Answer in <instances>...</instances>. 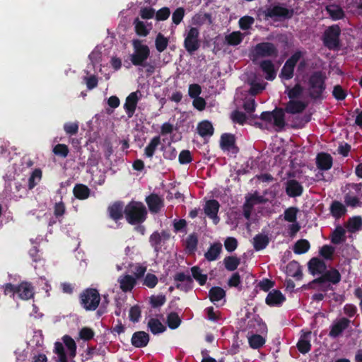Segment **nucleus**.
I'll list each match as a JSON object with an SVG mask.
<instances>
[{
  "label": "nucleus",
  "instance_id": "nucleus-1",
  "mask_svg": "<svg viewBox=\"0 0 362 362\" xmlns=\"http://www.w3.org/2000/svg\"><path fill=\"white\" fill-rule=\"evenodd\" d=\"M148 211L141 202L131 201L124 207V216L130 225L141 224L147 218Z\"/></svg>",
  "mask_w": 362,
  "mask_h": 362
},
{
  "label": "nucleus",
  "instance_id": "nucleus-2",
  "mask_svg": "<svg viewBox=\"0 0 362 362\" xmlns=\"http://www.w3.org/2000/svg\"><path fill=\"white\" fill-rule=\"evenodd\" d=\"M81 306L86 311H95L99 306L100 295L96 288H87L78 296Z\"/></svg>",
  "mask_w": 362,
  "mask_h": 362
},
{
  "label": "nucleus",
  "instance_id": "nucleus-3",
  "mask_svg": "<svg viewBox=\"0 0 362 362\" xmlns=\"http://www.w3.org/2000/svg\"><path fill=\"white\" fill-rule=\"evenodd\" d=\"M341 28L337 24L327 27L322 35V42L325 47L329 50H339L341 46Z\"/></svg>",
  "mask_w": 362,
  "mask_h": 362
},
{
  "label": "nucleus",
  "instance_id": "nucleus-4",
  "mask_svg": "<svg viewBox=\"0 0 362 362\" xmlns=\"http://www.w3.org/2000/svg\"><path fill=\"white\" fill-rule=\"evenodd\" d=\"M134 53L131 55L130 60L134 66H141L149 57L150 49L146 45H143L140 40H134L132 42Z\"/></svg>",
  "mask_w": 362,
  "mask_h": 362
},
{
  "label": "nucleus",
  "instance_id": "nucleus-5",
  "mask_svg": "<svg viewBox=\"0 0 362 362\" xmlns=\"http://www.w3.org/2000/svg\"><path fill=\"white\" fill-rule=\"evenodd\" d=\"M184 47L186 51L192 54L198 50L201 46L199 40V30L197 28L190 27L184 35Z\"/></svg>",
  "mask_w": 362,
  "mask_h": 362
},
{
  "label": "nucleus",
  "instance_id": "nucleus-6",
  "mask_svg": "<svg viewBox=\"0 0 362 362\" xmlns=\"http://www.w3.org/2000/svg\"><path fill=\"white\" fill-rule=\"evenodd\" d=\"M301 92H288L289 102L286 105V111L288 113L296 114L303 112L308 105L300 94Z\"/></svg>",
  "mask_w": 362,
  "mask_h": 362
},
{
  "label": "nucleus",
  "instance_id": "nucleus-7",
  "mask_svg": "<svg viewBox=\"0 0 362 362\" xmlns=\"http://www.w3.org/2000/svg\"><path fill=\"white\" fill-rule=\"evenodd\" d=\"M272 56V43L260 42L256 45L249 53V57L254 64H257L258 61L264 57Z\"/></svg>",
  "mask_w": 362,
  "mask_h": 362
},
{
  "label": "nucleus",
  "instance_id": "nucleus-8",
  "mask_svg": "<svg viewBox=\"0 0 362 362\" xmlns=\"http://www.w3.org/2000/svg\"><path fill=\"white\" fill-rule=\"evenodd\" d=\"M259 93V92H248L249 95H245L243 94V92H240V95L237 94L235 99L237 104L242 105L247 113H252L255 110V97Z\"/></svg>",
  "mask_w": 362,
  "mask_h": 362
},
{
  "label": "nucleus",
  "instance_id": "nucleus-9",
  "mask_svg": "<svg viewBox=\"0 0 362 362\" xmlns=\"http://www.w3.org/2000/svg\"><path fill=\"white\" fill-rule=\"evenodd\" d=\"M326 74L322 71H315L313 72L308 79V84L313 89L318 90H325Z\"/></svg>",
  "mask_w": 362,
  "mask_h": 362
},
{
  "label": "nucleus",
  "instance_id": "nucleus-10",
  "mask_svg": "<svg viewBox=\"0 0 362 362\" xmlns=\"http://www.w3.org/2000/svg\"><path fill=\"white\" fill-rule=\"evenodd\" d=\"M220 208L219 202L216 199H209L206 202L204 210L205 214L213 220L214 224H217L220 218L218 212Z\"/></svg>",
  "mask_w": 362,
  "mask_h": 362
},
{
  "label": "nucleus",
  "instance_id": "nucleus-11",
  "mask_svg": "<svg viewBox=\"0 0 362 362\" xmlns=\"http://www.w3.org/2000/svg\"><path fill=\"white\" fill-rule=\"evenodd\" d=\"M137 93L138 92H131V93L126 98L125 103L123 105L124 110L129 119L134 116L140 99Z\"/></svg>",
  "mask_w": 362,
  "mask_h": 362
},
{
  "label": "nucleus",
  "instance_id": "nucleus-12",
  "mask_svg": "<svg viewBox=\"0 0 362 362\" xmlns=\"http://www.w3.org/2000/svg\"><path fill=\"white\" fill-rule=\"evenodd\" d=\"M16 288V294L20 299L28 300L33 298L35 292L34 287L31 283L23 281L17 285Z\"/></svg>",
  "mask_w": 362,
  "mask_h": 362
},
{
  "label": "nucleus",
  "instance_id": "nucleus-13",
  "mask_svg": "<svg viewBox=\"0 0 362 362\" xmlns=\"http://www.w3.org/2000/svg\"><path fill=\"white\" fill-rule=\"evenodd\" d=\"M294 14L293 8H287L281 6H273V23L278 21L291 19Z\"/></svg>",
  "mask_w": 362,
  "mask_h": 362
},
{
  "label": "nucleus",
  "instance_id": "nucleus-14",
  "mask_svg": "<svg viewBox=\"0 0 362 362\" xmlns=\"http://www.w3.org/2000/svg\"><path fill=\"white\" fill-rule=\"evenodd\" d=\"M145 201L151 213L157 214L163 207V199L157 194L151 193L147 196Z\"/></svg>",
  "mask_w": 362,
  "mask_h": 362
},
{
  "label": "nucleus",
  "instance_id": "nucleus-15",
  "mask_svg": "<svg viewBox=\"0 0 362 362\" xmlns=\"http://www.w3.org/2000/svg\"><path fill=\"white\" fill-rule=\"evenodd\" d=\"M107 212L112 220L116 222L121 220L124 215L123 202L121 201L115 202L107 207Z\"/></svg>",
  "mask_w": 362,
  "mask_h": 362
},
{
  "label": "nucleus",
  "instance_id": "nucleus-16",
  "mask_svg": "<svg viewBox=\"0 0 362 362\" xmlns=\"http://www.w3.org/2000/svg\"><path fill=\"white\" fill-rule=\"evenodd\" d=\"M149 334L144 331H138L133 334L131 339L132 344L136 348H143L149 341Z\"/></svg>",
  "mask_w": 362,
  "mask_h": 362
},
{
  "label": "nucleus",
  "instance_id": "nucleus-17",
  "mask_svg": "<svg viewBox=\"0 0 362 362\" xmlns=\"http://www.w3.org/2000/svg\"><path fill=\"white\" fill-rule=\"evenodd\" d=\"M326 268L325 262L318 258H313L308 262V269L313 275L324 273Z\"/></svg>",
  "mask_w": 362,
  "mask_h": 362
},
{
  "label": "nucleus",
  "instance_id": "nucleus-18",
  "mask_svg": "<svg viewBox=\"0 0 362 362\" xmlns=\"http://www.w3.org/2000/svg\"><path fill=\"white\" fill-rule=\"evenodd\" d=\"M325 11L333 21L343 19L345 16V13L342 8L335 4L327 5L325 7Z\"/></svg>",
  "mask_w": 362,
  "mask_h": 362
},
{
  "label": "nucleus",
  "instance_id": "nucleus-19",
  "mask_svg": "<svg viewBox=\"0 0 362 362\" xmlns=\"http://www.w3.org/2000/svg\"><path fill=\"white\" fill-rule=\"evenodd\" d=\"M287 275L299 280L303 276L302 268L296 261H292L288 264L286 268Z\"/></svg>",
  "mask_w": 362,
  "mask_h": 362
},
{
  "label": "nucleus",
  "instance_id": "nucleus-20",
  "mask_svg": "<svg viewBox=\"0 0 362 362\" xmlns=\"http://www.w3.org/2000/svg\"><path fill=\"white\" fill-rule=\"evenodd\" d=\"M118 281L120 288L124 292L131 291L136 284V279L129 274L121 276Z\"/></svg>",
  "mask_w": 362,
  "mask_h": 362
},
{
  "label": "nucleus",
  "instance_id": "nucleus-21",
  "mask_svg": "<svg viewBox=\"0 0 362 362\" xmlns=\"http://www.w3.org/2000/svg\"><path fill=\"white\" fill-rule=\"evenodd\" d=\"M222 251V245L220 243H215L211 245L208 251L204 254V257L209 262L215 261L219 257Z\"/></svg>",
  "mask_w": 362,
  "mask_h": 362
},
{
  "label": "nucleus",
  "instance_id": "nucleus-22",
  "mask_svg": "<svg viewBox=\"0 0 362 362\" xmlns=\"http://www.w3.org/2000/svg\"><path fill=\"white\" fill-rule=\"evenodd\" d=\"M286 190L288 196L297 197L301 195L303 187L296 180H291L287 182Z\"/></svg>",
  "mask_w": 362,
  "mask_h": 362
},
{
  "label": "nucleus",
  "instance_id": "nucleus-23",
  "mask_svg": "<svg viewBox=\"0 0 362 362\" xmlns=\"http://www.w3.org/2000/svg\"><path fill=\"white\" fill-rule=\"evenodd\" d=\"M221 146L224 151H230L233 148L237 149L235 136L227 133L222 134L221 137Z\"/></svg>",
  "mask_w": 362,
  "mask_h": 362
},
{
  "label": "nucleus",
  "instance_id": "nucleus-24",
  "mask_svg": "<svg viewBox=\"0 0 362 362\" xmlns=\"http://www.w3.org/2000/svg\"><path fill=\"white\" fill-rule=\"evenodd\" d=\"M197 132L202 137L211 136L214 134V129L211 122L204 120L198 124Z\"/></svg>",
  "mask_w": 362,
  "mask_h": 362
},
{
  "label": "nucleus",
  "instance_id": "nucleus-25",
  "mask_svg": "<svg viewBox=\"0 0 362 362\" xmlns=\"http://www.w3.org/2000/svg\"><path fill=\"white\" fill-rule=\"evenodd\" d=\"M73 193L76 199L83 200L89 197L90 189L83 184H76L73 189Z\"/></svg>",
  "mask_w": 362,
  "mask_h": 362
},
{
  "label": "nucleus",
  "instance_id": "nucleus-26",
  "mask_svg": "<svg viewBox=\"0 0 362 362\" xmlns=\"http://www.w3.org/2000/svg\"><path fill=\"white\" fill-rule=\"evenodd\" d=\"M349 321L347 319L342 318L336 322L332 327L329 332L330 336L336 337L339 336L346 328H347Z\"/></svg>",
  "mask_w": 362,
  "mask_h": 362
},
{
  "label": "nucleus",
  "instance_id": "nucleus-27",
  "mask_svg": "<svg viewBox=\"0 0 362 362\" xmlns=\"http://www.w3.org/2000/svg\"><path fill=\"white\" fill-rule=\"evenodd\" d=\"M285 113L282 108H276L273 110V124H274L279 130L284 128L285 125Z\"/></svg>",
  "mask_w": 362,
  "mask_h": 362
},
{
  "label": "nucleus",
  "instance_id": "nucleus-28",
  "mask_svg": "<svg viewBox=\"0 0 362 362\" xmlns=\"http://www.w3.org/2000/svg\"><path fill=\"white\" fill-rule=\"evenodd\" d=\"M148 327L153 334L163 333L166 330V327L156 318H151L148 322Z\"/></svg>",
  "mask_w": 362,
  "mask_h": 362
},
{
  "label": "nucleus",
  "instance_id": "nucleus-29",
  "mask_svg": "<svg viewBox=\"0 0 362 362\" xmlns=\"http://www.w3.org/2000/svg\"><path fill=\"white\" fill-rule=\"evenodd\" d=\"M243 40V35L240 31H233L225 36V42L230 46H237L242 42Z\"/></svg>",
  "mask_w": 362,
  "mask_h": 362
},
{
  "label": "nucleus",
  "instance_id": "nucleus-30",
  "mask_svg": "<svg viewBox=\"0 0 362 362\" xmlns=\"http://www.w3.org/2000/svg\"><path fill=\"white\" fill-rule=\"evenodd\" d=\"M226 296V291L219 286H214L209 291V298L212 303L221 300Z\"/></svg>",
  "mask_w": 362,
  "mask_h": 362
},
{
  "label": "nucleus",
  "instance_id": "nucleus-31",
  "mask_svg": "<svg viewBox=\"0 0 362 362\" xmlns=\"http://www.w3.org/2000/svg\"><path fill=\"white\" fill-rule=\"evenodd\" d=\"M160 144V136H156L151 139L149 144L144 149V154L148 158H152L159 144Z\"/></svg>",
  "mask_w": 362,
  "mask_h": 362
},
{
  "label": "nucleus",
  "instance_id": "nucleus-32",
  "mask_svg": "<svg viewBox=\"0 0 362 362\" xmlns=\"http://www.w3.org/2000/svg\"><path fill=\"white\" fill-rule=\"evenodd\" d=\"M253 240V246L256 251L264 249L269 244V238L262 233L256 235Z\"/></svg>",
  "mask_w": 362,
  "mask_h": 362
},
{
  "label": "nucleus",
  "instance_id": "nucleus-33",
  "mask_svg": "<svg viewBox=\"0 0 362 362\" xmlns=\"http://www.w3.org/2000/svg\"><path fill=\"white\" fill-rule=\"evenodd\" d=\"M198 244V238L196 233H192L188 235L185 240V249L188 254H194L197 250Z\"/></svg>",
  "mask_w": 362,
  "mask_h": 362
},
{
  "label": "nucleus",
  "instance_id": "nucleus-34",
  "mask_svg": "<svg viewBox=\"0 0 362 362\" xmlns=\"http://www.w3.org/2000/svg\"><path fill=\"white\" fill-rule=\"evenodd\" d=\"M201 93L202 92H188L190 98L194 99L192 103L194 107L199 111L204 110L206 107L205 100L199 96Z\"/></svg>",
  "mask_w": 362,
  "mask_h": 362
},
{
  "label": "nucleus",
  "instance_id": "nucleus-35",
  "mask_svg": "<svg viewBox=\"0 0 362 362\" xmlns=\"http://www.w3.org/2000/svg\"><path fill=\"white\" fill-rule=\"evenodd\" d=\"M317 166L322 170H328L331 168L332 160L329 155L326 153L319 154L317 158Z\"/></svg>",
  "mask_w": 362,
  "mask_h": 362
},
{
  "label": "nucleus",
  "instance_id": "nucleus-36",
  "mask_svg": "<svg viewBox=\"0 0 362 362\" xmlns=\"http://www.w3.org/2000/svg\"><path fill=\"white\" fill-rule=\"evenodd\" d=\"M346 228L351 233H355L362 229V218L360 216L350 218L346 223Z\"/></svg>",
  "mask_w": 362,
  "mask_h": 362
},
{
  "label": "nucleus",
  "instance_id": "nucleus-37",
  "mask_svg": "<svg viewBox=\"0 0 362 362\" xmlns=\"http://www.w3.org/2000/svg\"><path fill=\"white\" fill-rule=\"evenodd\" d=\"M181 318L175 312H171L167 316L166 323L171 329H177L181 324Z\"/></svg>",
  "mask_w": 362,
  "mask_h": 362
},
{
  "label": "nucleus",
  "instance_id": "nucleus-38",
  "mask_svg": "<svg viewBox=\"0 0 362 362\" xmlns=\"http://www.w3.org/2000/svg\"><path fill=\"white\" fill-rule=\"evenodd\" d=\"M223 263L228 271L233 272L238 268L240 263V260L237 257L228 256L224 258Z\"/></svg>",
  "mask_w": 362,
  "mask_h": 362
},
{
  "label": "nucleus",
  "instance_id": "nucleus-39",
  "mask_svg": "<svg viewBox=\"0 0 362 362\" xmlns=\"http://www.w3.org/2000/svg\"><path fill=\"white\" fill-rule=\"evenodd\" d=\"M194 24L202 25L207 23L209 25L212 24L213 20L211 14L204 13V14H197L193 17Z\"/></svg>",
  "mask_w": 362,
  "mask_h": 362
},
{
  "label": "nucleus",
  "instance_id": "nucleus-40",
  "mask_svg": "<svg viewBox=\"0 0 362 362\" xmlns=\"http://www.w3.org/2000/svg\"><path fill=\"white\" fill-rule=\"evenodd\" d=\"M310 334V332L304 334L303 336L301 337L300 339L299 340L297 344L298 349L301 353H307L310 349V344L309 340L308 339Z\"/></svg>",
  "mask_w": 362,
  "mask_h": 362
},
{
  "label": "nucleus",
  "instance_id": "nucleus-41",
  "mask_svg": "<svg viewBox=\"0 0 362 362\" xmlns=\"http://www.w3.org/2000/svg\"><path fill=\"white\" fill-rule=\"evenodd\" d=\"M267 83L261 78L255 76L250 80V89L249 90H264L266 88Z\"/></svg>",
  "mask_w": 362,
  "mask_h": 362
},
{
  "label": "nucleus",
  "instance_id": "nucleus-42",
  "mask_svg": "<svg viewBox=\"0 0 362 362\" xmlns=\"http://www.w3.org/2000/svg\"><path fill=\"white\" fill-rule=\"evenodd\" d=\"M161 235L158 231L153 232L149 237V243L156 252L161 249Z\"/></svg>",
  "mask_w": 362,
  "mask_h": 362
},
{
  "label": "nucleus",
  "instance_id": "nucleus-43",
  "mask_svg": "<svg viewBox=\"0 0 362 362\" xmlns=\"http://www.w3.org/2000/svg\"><path fill=\"white\" fill-rule=\"evenodd\" d=\"M329 286V284L327 282L326 279L323 276L313 280L308 285V288H317L322 291H327Z\"/></svg>",
  "mask_w": 362,
  "mask_h": 362
},
{
  "label": "nucleus",
  "instance_id": "nucleus-44",
  "mask_svg": "<svg viewBox=\"0 0 362 362\" xmlns=\"http://www.w3.org/2000/svg\"><path fill=\"white\" fill-rule=\"evenodd\" d=\"M168 39L165 37L163 34L159 33L155 40L156 48L158 52H163L168 45Z\"/></svg>",
  "mask_w": 362,
  "mask_h": 362
},
{
  "label": "nucleus",
  "instance_id": "nucleus-45",
  "mask_svg": "<svg viewBox=\"0 0 362 362\" xmlns=\"http://www.w3.org/2000/svg\"><path fill=\"white\" fill-rule=\"evenodd\" d=\"M331 239L332 242L334 244L344 242L346 240L345 230L340 226L337 227L332 233Z\"/></svg>",
  "mask_w": 362,
  "mask_h": 362
},
{
  "label": "nucleus",
  "instance_id": "nucleus-46",
  "mask_svg": "<svg viewBox=\"0 0 362 362\" xmlns=\"http://www.w3.org/2000/svg\"><path fill=\"white\" fill-rule=\"evenodd\" d=\"M191 272L192 277L199 282V285L203 286L206 284L207 276L202 273V270L199 267H192Z\"/></svg>",
  "mask_w": 362,
  "mask_h": 362
},
{
  "label": "nucleus",
  "instance_id": "nucleus-47",
  "mask_svg": "<svg viewBox=\"0 0 362 362\" xmlns=\"http://www.w3.org/2000/svg\"><path fill=\"white\" fill-rule=\"evenodd\" d=\"M42 170L39 168L35 169L28 179V189H33L42 178Z\"/></svg>",
  "mask_w": 362,
  "mask_h": 362
},
{
  "label": "nucleus",
  "instance_id": "nucleus-48",
  "mask_svg": "<svg viewBox=\"0 0 362 362\" xmlns=\"http://www.w3.org/2000/svg\"><path fill=\"white\" fill-rule=\"evenodd\" d=\"M310 248V243L305 239L298 240L293 246V252L296 254H303Z\"/></svg>",
  "mask_w": 362,
  "mask_h": 362
},
{
  "label": "nucleus",
  "instance_id": "nucleus-49",
  "mask_svg": "<svg viewBox=\"0 0 362 362\" xmlns=\"http://www.w3.org/2000/svg\"><path fill=\"white\" fill-rule=\"evenodd\" d=\"M135 26V32L139 36L146 37L148 35L149 30L147 29L145 23L143 21L136 18L134 21Z\"/></svg>",
  "mask_w": 362,
  "mask_h": 362
},
{
  "label": "nucleus",
  "instance_id": "nucleus-50",
  "mask_svg": "<svg viewBox=\"0 0 362 362\" xmlns=\"http://www.w3.org/2000/svg\"><path fill=\"white\" fill-rule=\"evenodd\" d=\"M161 150L163 151V158L167 160H173L177 157V151L175 147L169 144L167 146H162Z\"/></svg>",
  "mask_w": 362,
  "mask_h": 362
},
{
  "label": "nucleus",
  "instance_id": "nucleus-51",
  "mask_svg": "<svg viewBox=\"0 0 362 362\" xmlns=\"http://www.w3.org/2000/svg\"><path fill=\"white\" fill-rule=\"evenodd\" d=\"M230 119L233 123L243 125L247 120V116L241 111L234 110L230 114Z\"/></svg>",
  "mask_w": 362,
  "mask_h": 362
},
{
  "label": "nucleus",
  "instance_id": "nucleus-52",
  "mask_svg": "<svg viewBox=\"0 0 362 362\" xmlns=\"http://www.w3.org/2000/svg\"><path fill=\"white\" fill-rule=\"evenodd\" d=\"M294 68L295 66L285 62L280 73L281 78L285 80L291 79L293 76Z\"/></svg>",
  "mask_w": 362,
  "mask_h": 362
},
{
  "label": "nucleus",
  "instance_id": "nucleus-53",
  "mask_svg": "<svg viewBox=\"0 0 362 362\" xmlns=\"http://www.w3.org/2000/svg\"><path fill=\"white\" fill-rule=\"evenodd\" d=\"M158 282V277L151 273H147L144 278L143 285L146 286L149 288H153L156 287Z\"/></svg>",
  "mask_w": 362,
  "mask_h": 362
},
{
  "label": "nucleus",
  "instance_id": "nucleus-54",
  "mask_svg": "<svg viewBox=\"0 0 362 362\" xmlns=\"http://www.w3.org/2000/svg\"><path fill=\"white\" fill-rule=\"evenodd\" d=\"M272 18V5L260 8L257 11V19L260 21H268Z\"/></svg>",
  "mask_w": 362,
  "mask_h": 362
},
{
  "label": "nucleus",
  "instance_id": "nucleus-55",
  "mask_svg": "<svg viewBox=\"0 0 362 362\" xmlns=\"http://www.w3.org/2000/svg\"><path fill=\"white\" fill-rule=\"evenodd\" d=\"M151 305L153 308H157L165 304L166 298L164 295H153L149 299Z\"/></svg>",
  "mask_w": 362,
  "mask_h": 362
},
{
  "label": "nucleus",
  "instance_id": "nucleus-56",
  "mask_svg": "<svg viewBox=\"0 0 362 362\" xmlns=\"http://www.w3.org/2000/svg\"><path fill=\"white\" fill-rule=\"evenodd\" d=\"M264 344V339L259 334L252 335L249 338V344L253 349H259Z\"/></svg>",
  "mask_w": 362,
  "mask_h": 362
},
{
  "label": "nucleus",
  "instance_id": "nucleus-57",
  "mask_svg": "<svg viewBox=\"0 0 362 362\" xmlns=\"http://www.w3.org/2000/svg\"><path fill=\"white\" fill-rule=\"evenodd\" d=\"M260 68L266 74V79L272 81V59L264 60L259 63Z\"/></svg>",
  "mask_w": 362,
  "mask_h": 362
},
{
  "label": "nucleus",
  "instance_id": "nucleus-58",
  "mask_svg": "<svg viewBox=\"0 0 362 362\" xmlns=\"http://www.w3.org/2000/svg\"><path fill=\"white\" fill-rule=\"evenodd\" d=\"M53 152L57 156L66 158L69 154V150L66 145L59 144L54 147Z\"/></svg>",
  "mask_w": 362,
  "mask_h": 362
},
{
  "label": "nucleus",
  "instance_id": "nucleus-59",
  "mask_svg": "<svg viewBox=\"0 0 362 362\" xmlns=\"http://www.w3.org/2000/svg\"><path fill=\"white\" fill-rule=\"evenodd\" d=\"M64 130L67 135H75L78 132V124L77 122H66L64 125Z\"/></svg>",
  "mask_w": 362,
  "mask_h": 362
},
{
  "label": "nucleus",
  "instance_id": "nucleus-60",
  "mask_svg": "<svg viewBox=\"0 0 362 362\" xmlns=\"http://www.w3.org/2000/svg\"><path fill=\"white\" fill-rule=\"evenodd\" d=\"M255 20L252 17L245 16L240 18L238 23L242 30H247L254 23Z\"/></svg>",
  "mask_w": 362,
  "mask_h": 362
},
{
  "label": "nucleus",
  "instance_id": "nucleus-61",
  "mask_svg": "<svg viewBox=\"0 0 362 362\" xmlns=\"http://www.w3.org/2000/svg\"><path fill=\"white\" fill-rule=\"evenodd\" d=\"M185 16V9L179 7L173 13L172 21L175 25H179Z\"/></svg>",
  "mask_w": 362,
  "mask_h": 362
},
{
  "label": "nucleus",
  "instance_id": "nucleus-62",
  "mask_svg": "<svg viewBox=\"0 0 362 362\" xmlns=\"http://www.w3.org/2000/svg\"><path fill=\"white\" fill-rule=\"evenodd\" d=\"M66 212V206L62 201L55 203L54 206V215L57 218L64 216Z\"/></svg>",
  "mask_w": 362,
  "mask_h": 362
},
{
  "label": "nucleus",
  "instance_id": "nucleus-63",
  "mask_svg": "<svg viewBox=\"0 0 362 362\" xmlns=\"http://www.w3.org/2000/svg\"><path fill=\"white\" fill-rule=\"evenodd\" d=\"M170 15V8L168 7H163L155 13V17L156 21H161L167 20Z\"/></svg>",
  "mask_w": 362,
  "mask_h": 362
},
{
  "label": "nucleus",
  "instance_id": "nucleus-64",
  "mask_svg": "<svg viewBox=\"0 0 362 362\" xmlns=\"http://www.w3.org/2000/svg\"><path fill=\"white\" fill-rule=\"evenodd\" d=\"M323 277H325L327 281H331L334 284H337L340 281V274L336 269L328 272Z\"/></svg>",
  "mask_w": 362,
  "mask_h": 362
}]
</instances>
